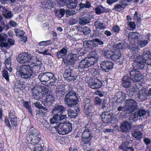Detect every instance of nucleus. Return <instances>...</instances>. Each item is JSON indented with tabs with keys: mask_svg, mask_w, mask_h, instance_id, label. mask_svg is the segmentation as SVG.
<instances>
[{
	"mask_svg": "<svg viewBox=\"0 0 151 151\" xmlns=\"http://www.w3.org/2000/svg\"><path fill=\"white\" fill-rule=\"evenodd\" d=\"M36 145H33L31 146L28 147L31 150H33V151H44V150L42 145H40L35 147Z\"/></svg>",
	"mask_w": 151,
	"mask_h": 151,
	"instance_id": "ea45409f",
	"label": "nucleus"
},
{
	"mask_svg": "<svg viewBox=\"0 0 151 151\" xmlns=\"http://www.w3.org/2000/svg\"><path fill=\"white\" fill-rule=\"evenodd\" d=\"M132 134V136L138 141H140L142 137V132L137 128L134 129Z\"/></svg>",
	"mask_w": 151,
	"mask_h": 151,
	"instance_id": "c85d7f7f",
	"label": "nucleus"
},
{
	"mask_svg": "<svg viewBox=\"0 0 151 151\" xmlns=\"http://www.w3.org/2000/svg\"><path fill=\"white\" fill-rule=\"evenodd\" d=\"M121 57V52L118 50H115L113 51L111 59L114 61H117Z\"/></svg>",
	"mask_w": 151,
	"mask_h": 151,
	"instance_id": "c9c22d12",
	"label": "nucleus"
},
{
	"mask_svg": "<svg viewBox=\"0 0 151 151\" xmlns=\"http://www.w3.org/2000/svg\"><path fill=\"white\" fill-rule=\"evenodd\" d=\"M117 99L116 102L122 104L126 98V94L122 92H118L116 94Z\"/></svg>",
	"mask_w": 151,
	"mask_h": 151,
	"instance_id": "c756f323",
	"label": "nucleus"
},
{
	"mask_svg": "<svg viewBox=\"0 0 151 151\" xmlns=\"http://www.w3.org/2000/svg\"><path fill=\"white\" fill-rule=\"evenodd\" d=\"M91 5L90 3L87 0H83L79 4L80 9L89 8L91 7Z\"/></svg>",
	"mask_w": 151,
	"mask_h": 151,
	"instance_id": "f704fd0d",
	"label": "nucleus"
},
{
	"mask_svg": "<svg viewBox=\"0 0 151 151\" xmlns=\"http://www.w3.org/2000/svg\"><path fill=\"white\" fill-rule=\"evenodd\" d=\"M89 22L87 17H84L79 19V23L81 25H85Z\"/></svg>",
	"mask_w": 151,
	"mask_h": 151,
	"instance_id": "8fccbe9b",
	"label": "nucleus"
},
{
	"mask_svg": "<svg viewBox=\"0 0 151 151\" xmlns=\"http://www.w3.org/2000/svg\"><path fill=\"white\" fill-rule=\"evenodd\" d=\"M52 42L51 40L45 41H42L38 43V45L40 46H46L52 44Z\"/></svg>",
	"mask_w": 151,
	"mask_h": 151,
	"instance_id": "a18cd8bd",
	"label": "nucleus"
},
{
	"mask_svg": "<svg viewBox=\"0 0 151 151\" xmlns=\"http://www.w3.org/2000/svg\"><path fill=\"white\" fill-rule=\"evenodd\" d=\"M4 122L5 125L7 127L10 129H12V127L11 126L9 120L7 116L5 117L4 120Z\"/></svg>",
	"mask_w": 151,
	"mask_h": 151,
	"instance_id": "052dcab7",
	"label": "nucleus"
},
{
	"mask_svg": "<svg viewBox=\"0 0 151 151\" xmlns=\"http://www.w3.org/2000/svg\"><path fill=\"white\" fill-rule=\"evenodd\" d=\"M1 73L2 76L8 81H9V76L8 71L5 69H4L2 71Z\"/></svg>",
	"mask_w": 151,
	"mask_h": 151,
	"instance_id": "09e8293b",
	"label": "nucleus"
},
{
	"mask_svg": "<svg viewBox=\"0 0 151 151\" xmlns=\"http://www.w3.org/2000/svg\"><path fill=\"white\" fill-rule=\"evenodd\" d=\"M129 49L132 54L134 56L138 52V47L135 44L131 43L129 45Z\"/></svg>",
	"mask_w": 151,
	"mask_h": 151,
	"instance_id": "e433bc0d",
	"label": "nucleus"
},
{
	"mask_svg": "<svg viewBox=\"0 0 151 151\" xmlns=\"http://www.w3.org/2000/svg\"><path fill=\"white\" fill-rule=\"evenodd\" d=\"M127 6V4H124L120 0L119 3L116 4L114 5L112 10L119 12H123L124 9L126 8Z\"/></svg>",
	"mask_w": 151,
	"mask_h": 151,
	"instance_id": "f3484780",
	"label": "nucleus"
},
{
	"mask_svg": "<svg viewBox=\"0 0 151 151\" xmlns=\"http://www.w3.org/2000/svg\"><path fill=\"white\" fill-rule=\"evenodd\" d=\"M69 60L70 61L71 65H72L75 63V61H77L78 59L79 56L77 55V54H70Z\"/></svg>",
	"mask_w": 151,
	"mask_h": 151,
	"instance_id": "a19ab883",
	"label": "nucleus"
},
{
	"mask_svg": "<svg viewBox=\"0 0 151 151\" xmlns=\"http://www.w3.org/2000/svg\"><path fill=\"white\" fill-rule=\"evenodd\" d=\"M15 31L16 35L19 37H22L24 34V31L18 29H15Z\"/></svg>",
	"mask_w": 151,
	"mask_h": 151,
	"instance_id": "5fc2aeb1",
	"label": "nucleus"
},
{
	"mask_svg": "<svg viewBox=\"0 0 151 151\" xmlns=\"http://www.w3.org/2000/svg\"><path fill=\"white\" fill-rule=\"evenodd\" d=\"M139 35L137 32H130L128 35V39L131 43L135 42L139 40Z\"/></svg>",
	"mask_w": 151,
	"mask_h": 151,
	"instance_id": "aec40b11",
	"label": "nucleus"
},
{
	"mask_svg": "<svg viewBox=\"0 0 151 151\" xmlns=\"http://www.w3.org/2000/svg\"><path fill=\"white\" fill-rule=\"evenodd\" d=\"M81 31L83 32V34L86 35L89 34L90 33L91 30L89 27L85 26L81 28Z\"/></svg>",
	"mask_w": 151,
	"mask_h": 151,
	"instance_id": "6e6d98bb",
	"label": "nucleus"
},
{
	"mask_svg": "<svg viewBox=\"0 0 151 151\" xmlns=\"http://www.w3.org/2000/svg\"><path fill=\"white\" fill-rule=\"evenodd\" d=\"M12 127H16L18 125V118L10 120Z\"/></svg>",
	"mask_w": 151,
	"mask_h": 151,
	"instance_id": "69168bd1",
	"label": "nucleus"
},
{
	"mask_svg": "<svg viewBox=\"0 0 151 151\" xmlns=\"http://www.w3.org/2000/svg\"><path fill=\"white\" fill-rule=\"evenodd\" d=\"M125 104L124 106H119L117 110L119 111H122L125 114L132 113L137 108V103L135 100L132 99H126L125 101Z\"/></svg>",
	"mask_w": 151,
	"mask_h": 151,
	"instance_id": "39448f33",
	"label": "nucleus"
},
{
	"mask_svg": "<svg viewBox=\"0 0 151 151\" xmlns=\"http://www.w3.org/2000/svg\"><path fill=\"white\" fill-rule=\"evenodd\" d=\"M95 13L97 15L101 14V13H108L109 12L108 9H106L105 7L101 5H99L95 8Z\"/></svg>",
	"mask_w": 151,
	"mask_h": 151,
	"instance_id": "a878e982",
	"label": "nucleus"
},
{
	"mask_svg": "<svg viewBox=\"0 0 151 151\" xmlns=\"http://www.w3.org/2000/svg\"><path fill=\"white\" fill-rule=\"evenodd\" d=\"M57 3L60 6H65L66 4V0H57Z\"/></svg>",
	"mask_w": 151,
	"mask_h": 151,
	"instance_id": "338daca9",
	"label": "nucleus"
},
{
	"mask_svg": "<svg viewBox=\"0 0 151 151\" xmlns=\"http://www.w3.org/2000/svg\"><path fill=\"white\" fill-rule=\"evenodd\" d=\"M62 61L66 65H71V62L69 60V59L68 60L66 56H65L62 58Z\"/></svg>",
	"mask_w": 151,
	"mask_h": 151,
	"instance_id": "774afa93",
	"label": "nucleus"
},
{
	"mask_svg": "<svg viewBox=\"0 0 151 151\" xmlns=\"http://www.w3.org/2000/svg\"><path fill=\"white\" fill-rule=\"evenodd\" d=\"M28 136H27L25 139V142L31 146L33 145L38 144L41 139L39 131L33 126L30 127L28 131Z\"/></svg>",
	"mask_w": 151,
	"mask_h": 151,
	"instance_id": "7ed1b4c3",
	"label": "nucleus"
},
{
	"mask_svg": "<svg viewBox=\"0 0 151 151\" xmlns=\"http://www.w3.org/2000/svg\"><path fill=\"white\" fill-rule=\"evenodd\" d=\"M7 35L4 33H1L0 34V42H6L8 39Z\"/></svg>",
	"mask_w": 151,
	"mask_h": 151,
	"instance_id": "603ef678",
	"label": "nucleus"
},
{
	"mask_svg": "<svg viewBox=\"0 0 151 151\" xmlns=\"http://www.w3.org/2000/svg\"><path fill=\"white\" fill-rule=\"evenodd\" d=\"M12 58L11 57H9L6 58L4 62V64L6 69L8 70L10 72H12Z\"/></svg>",
	"mask_w": 151,
	"mask_h": 151,
	"instance_id": "473e14b6",
	"label": "nucleus"
},
{
	"mask_svg": "<svg viewBox=\"0 0 151 151\" xmlns=\"http://www.w3.org/2000/svg\"><path fill=\"white\" fill-rule=\"evenodd\" d=\"M65 90L64 89L60 90L58 88V90H56V93L58 97H59V99L61 98V97H63L65 94Z\"/></svg>",
	"mask_w": 151,
	"mask_h": 151,
	"instance_id": "37998d69",
	"label": "nucleus"
},
{
	"mask_svg": "<svg viewBox=\"0 0 151 151\" xmlns=\"http://www.w3.org/2000/svg\"><path fill=\"white\" fill-rule=\"evenodd\" d=\"M98 60V58L87 57L82 60L78 65L80 68H86L95 64Z\"/></svg>",
	"mask_w": 151,
	"mask_h": 151,
	"instance_id": "9d476101",
	"label": "nucleus"
},
{
	"mask_svg": "<svg viewBox=\"0 0 151 151\" xmlns=\"http://www.w3.org/2000/svg\"><path fill=\"white\" fill-rule=\"evenodd\" d=\"M137 112L136 111L132 114L134 119H136L138 117H142L146 113V111L145 109H137Z\"/></svg>",
	"mask_w": 151,
	"mask_h": 151,
	"instance_id": "2f4dec72",
	"label": "nucleus"
},
{
	"mask_svg": "<svg viewBox=\"0 0 151 151\" xmlns=\"http://www.w3.org/2000/svg\"><path fill=\"white\" fill-rule=\"evenodd\" d=\"M111 30L114 33H118L120 31V28L118 25H115L113 27Z\"/></svg>",
	"mask_w": 151,
	"mask_h": 151,
	"instance_id": "0e129e2a",
	"label": "nucleus"
},
{
	"mask_svg": "<svg viewBox=\"0 0 151 151\" xmlns=\"http://www.w3.org/2000/svg\"><path fill=\"white\" fill-rule=\"evenodd\" d=\"M113 52V51L111 50H107L104 51V55L106 58H108L111 59Z\"/></svg>",
	"mask_w": 151,
	"mask_h": 151,
	"instance_id": "de8ad7c7",
	"label": "nucleus"
},
{
	"mask_svg": "<svg viewBox=\"0 0 151 151\" xmlns=\"http://www.w3.org/2000/svg\"><path fill=\"white\" fill-rule=\"evenodd\" d=\"M101 104V100L99 97H95L94 100V104L93 105L99 106Z\"/></svg>",
	"mask_w": 151,
	"mask_h": 151,
	"instance_id": "bf43d9fd",
	"label": "nucleus"
},
{
	"mask_svg": "<svg viewBox=\"0 0 151 151\" xmlns=\"http://www.w3.org/2000/svg\"><path fill=\"white\" fill-rule=\"evenodd\" d=\"M2 11L3 15L6 18H10L13 16L11 11L6 9L5 8L2 10Z\"/></svg>",
	"mask_w": 151,
	"mask_h": 151,
	"instance_id": "58836bf2",
	"label": "nucleus"
},
{
	"mask_svg": "<svg viewBox=\"0 0 151 151\" xmlns=\"http://www.w3.org/2000/svg\"><path fill=\"white\" fill-rule=\"evenodd\" d=\"M83 45L86 50L89 51L92 50L93 47H95V46H96V44H94L93 40L84 42Z\"/></svg>",
	"mask_w": 151,
	"mask_h": 151,
	"instance_id": "5701e85b",
	"label": "nucleus"
},
{
	"mask_svg": "<svg viewBox=\"0 0 151 151\" xmlns=\"http://www.w3.org/2000/svg\"><path fill=\"white\" fill-rule=\"evenodd\" d=\"M38 78L42 84L45 85L47 81L50 80H52L53 81L50 83H52V84L53 85L57 80L54 74L51 72L41 73L39 75Z\"/></svg>",
	"mask_w": 151,
	"mask_h": 151,
	"instance_id": "6e6552de",
	"label": "nucleus"
},
{
	"mask_svg": "<svg viewBox=\"0 0 151 151\" xmlns=\"http://www.w3.org/2000/svg\"><path fill=\"white\" fill-rule=\"evenodd\" d=\"M8 116L10 120L18 118L15 111L13 110L10 111L9 113Z\"/></svg>",
	"mask_w": 151,
	"mask_h": 151,
	"instance_id": "49530a36",
	"label": "nucleus"
},
{
	"mask_svg": "<svg viewBox=\"0 0 151 151\" xmlns=\"http://www.w3.org/2000/svg\"><path fill=\"white\" fill-rule=\"evenodd\" d=\"M65 12V9L62 8L55 9L54 10V12L55 16L60 18H61L64 17Z\"/></svg>",
	"mask_w": 151,
	"mask_h": 151,
	"instance_id": "72a5a7b5",
	"label": "nucleus"
},
{
	"mask_svg": "<svg viewBox=\"0 0 151 151\" xmlns=\"http://www.w3.org/2000/svg\"><path fill=\"white\" fill-rule=\"evenodd\" d=\"M91 51H89V52L88 54V57H95L96 58H98L99 57L97 56V55L96 52L94 51L90 50Z\"/></svg>",
	"mask_w": 151,
	"mask_h": 151,
	"instance_id": "e2e57ef3",
	"label": "nucleus"
},
{
	"mask_svg": "<svg viewBox=\"0 0 151 151\" xmlns=\"http://www.w3.org/2000/svg\"><path fill=\"white\" fill-rule=\"evenodd\" d=\"M78 95L73 90L71 89L66 94L64 99L65 104L68 107H71L78 104Z\"/></svg>",
	"mask_w": 151,
	"mask_h": 151,
	"instance_id": "423d86ee",
	"label": "nucleus"
},
{
	"mask_svg": "<svg viewBox=\"0 0 151 151\" xmlns=\"http://www.w3.org/2000/svg\"><path fill=\"white\" fill-rule=\"evenodd\" d=\"M129 27L130 29L128 28L129 30H133L136 27V24L134 22H129L127 24Z\"/></svg>",
	"mask_w": 151,
	"mask_h": 151,
	"instance_id": "680f3d73",
	"label": "nucleus"
},
{
	"mask_svg": "<svg viewBox=\"0 0 151 151\" xmlns=\"http://www.w3.org/2000/svg\"><path fill=\"white\" fill-rule=\"evenodd\" d=\"M130 143L129 141H126L122 143L119 146V149L123 150V151H134V149L132 147H128Z\"/></svg>",
	"mask_w": 151,
	"mask_h": 151,
	"instance_id": "412c9836",
	"label": "nucleus"
},
{
	"mask_svg": "<svg viewBox=\"0 0 151 151\" xmlns=\"http://www.w3.org/2000/svg\"><path fill=\"white\" fill-rule=\"evenodd\" d=\"M149 52H148L145 53V52H144L143 54L144 57H145V58H146L147 57V58H146L145 59V62H146L147 60H149L150 61V63H147V64L150 65H151V55L149 54Z\"/></svg>",
	"mask_w": 151,
	"mask_h": 151,
	"instance_id": "3c124183",
	"label": "nucleus"
},
{
	"mask_svg": "<svg viewBox=\"0 0 151 151\" xmlns=\"http://www.w3.org/2000/svg\"><path fill=\"white\" fill-rule=\"evenodd\" d=\"M94 26L96 29L101 30L104 29L106 28L105 25L104 23L98 21L94 22Z\"/></svg>",
	"mask_w": 151,
	"mask_h": 151,
	"instance_id": "4c0bfd02",
	"label": "nucleus"
},
{
	"mask_svg": "<svg viewBox=\"0 0 151 151\" xmlns=\"http://www.w3.org/2000/svg\"><path fill=\"white\" fill-rule=\"evenodd\" d=\"M54 100V97L52 95L47 94L45 98L42 100V104L45 106L49 107Z\"/></svg>",
	"mask_w": 151,
	"mask_h": 151,
	"instance_id": "dca6fc26",
	"label": "nucleus"
},
{
	"mask_svg": "<svg viewBox=\"0 0 151 151\" xmlns=\"http://www.w3.org/2000/svg\"><path fill=\"white\" fill-rule=\"evenodd\" d=\"M26 83L25 81L18 80L15 83L14 90L15 91L17 88L19 89L20 90H24L26 87Z\"/></svg>",
	"mask_w": 151,
	"mask_h": 151,
	"instance_id": "bb28decb",
	"label": "nucleus"
},
{
	"mask_svg": "<svg viewBox=\"0 0 151 151\" xmlns=\"http://www.w3.org/2000/svg\"><path fill=\"white\" fill-rule=\"evenodd\" d=\"M114 64L111 61L108 60H104L102 61L100 64V67L102 69L106 72H108L107 70H109L113 68Z\"/></svg>",
	"mask_w": 151,
	"mask_h": 151,
	"instance_id": "4468645a",
	"label": "nucleus"
},
{
	"mask_svg": "<svg viewBox=\"0 0 151 151\" xmlns=\"http://www.w3.org/2000/svg\"><path fill=\"white\" fill-rule=\"evenodd\" d=\"M80 111V109L79 107H77L74 110L69 109L68 111V116L70 118H74L78 115Z\"/></svg>",
	"mask_w": 151,
	"mask_h": 151,
	"instance_id": "b1692460",
	"label": "nucleus"
},
{
	"mask_svg": "<svg viewBox=\"0 0 151 151\" xmlns=\"http://www.w3.org/2000/svg\"><path fill=\"white\" fill-rule=\"evenodd\" d=\"M32 56L28 52H23L19 55L17 60L21 64L27 63L30 62Z\"/></svg>",
	"mask_w": 151,
	"mask_h": 151,
	"instance_id": "f8f14e48",
	"label": "nucleus"
},
{
	"mask_svg": "<svg viewBox=\"0 0 151 151\" xmlns=\"http://www.w3.org/2000/svg\"><path fill=\"white\" fill-rule=\"evenodd\" d=\"M16 70V76L24 80H31L35 73L33 67L29 64L22 65Z\"/></svg>",
	"mask_w": 151,
	"mask_h": 151,
	"instance_id": "f03ea898",
	"label": "nucleus"
},
{
	"mask_svg": "<svg viewBox=\"0 0 151 151\" xmlns=\"http://www.w3.org/2000/svg\"><path fill=\"white\" fill-rule=\"evenodd\" d=\"M84 113L86 115L89 116L95 111L94 105L91 102V100L86 99L84 101Z\"/></svg>",
	"mask_w": 151,
	"mask_h": 151,
	"instance_id": "9b49d317",
	"label": "nucleus"
},
{
	"mask_svg": "<svg viewBox=\"0 0 151 151\" xmlns=\"http://www.w3.org/2000/svg\"><path fill=\"white\" fill-rule=\"evenodd\" d=\"M66 109V108L62 105H55L52 109V114L59 116L63 114Z\"/></svg>",
	"mask_w": 151,
	"mask_h": 151,
	"instance_id": "2eb2a0df",
	"label": "nucleus"
},
{
	"mask_svg": "<svg viewBox=\"0 0 151 151\" xmlns=\"http://www.w3.org/2000/svg\"><path fill=\"white\" fill-rule=\"evenodd\" d=\"M78 0H66V5L70 9H74L77 6Z\"/></svg>",
	"mask_w": 151,
	"mask_h": 151,
	"instance_id": "cd10ccee",
	"label": "nucleus"
},
{
	"mask_svg": "<svg viewBox=\"0 0 151 151\" xmlns=\"http://www.w3.org/2000/svg\"><path fill=\"white\" fill-rule=\"evenodd\" d=\"M93 41L94 44H96V46H95V47H98L99 45H103L104 43L103 41L98 38L93 39Z\"/></svg>",
	"mask_w": 151,
	"mask_h": 151,
	"instance_id": "13d9d810",
	"label": "nucleus"
},
{
	"mask_svg": "<svg viewBox=\"0 0 151 151\" xmlns=\"http://www.w3.org/2000/svg\"><path fill=\"white\" fill-rule=\"evenodd\" d=\"M38 52L39 53L44 55H50L53 57L51 54V50L49 49H45L43 51H39Z\"/></svg>",
	"mask_w": 151,
	"mask_h": 151,
	"instance_id": "4d7b16f0",
	"label": "nucleus"
},
{
	"mask_svg": "<svg viewBox=\"0 0 151 151\" xmlns=\"http://www.w3.org/2000/svg\"><path fill=\"white\" fill-rule=\"evenodd\" d=\"M132 127L131 124L126 121L121 124L120 128L122 132L127 133L131 129Z\"/></svg>",
	"mask_w": 151,
	"mask_h": 151,
	"instance_id": "a211bd4d",
	"label": "nucleus"
},
{
	"mask_svg": "<svg viewBox=\"0 0 151 151\" xmlns=\"http://www.w3.org/2000/svg\"><path fill=\"white\" fill-rule=\"evenodd\" d=\"M122 84L123 87L125 88H128L131 86V82L128 76H123L122 78Z\"/></svg>",
	"mask_w": 151,
	"mask_h": 151,
	"instance_id": "7c9ffc66",
	"label": "nucleus"
},
{
	"mask_svg": "<svg viewBox=\"0 0 151 151\" xmlns=\"http://www.w3.org/2000/svg\"><path fill=\"white\" fill-rule=\"evenodd\" d=\"M65 70L63 74L64 78L69 82L74 81L78 76L77 73L70 67H65Z\"/></svg>",
	"mask_w": 151,
	"mask_h": 151,
	"instance_id": "1a4fd4ad",
	"label": "nucleus"
},
{
	"mask_svg": "<svg viewBox=\"0 0 151 151\" xmlns=\"http://www.w3.org/2000/svg\"><path fill=\"white\" fill-rule=\"evenodd\" d=\"M43 94H44V92L42 93V92L39 91L37 90H36L35 88L33 89L32 97L35 99L39 100L42 98L44 96Z\"/></svg>",
	"mask_w": 151,
	"mask_h": 151,
	"instance_id": "393cba45",
	"label": "nucleus"
},
{
	"mask_svg": "<svg viewBox=\"0 0 151 151\" xmlns=\"http://www.w3.org/2000/svg\"><path fill=\"white\" fill-rule=\"evenodd\" d=\"M53 115L52 118L50 119V123L52 124L57 123L58 122V116L55 114H52Z\"/></svg>",
	"mask_w": 151,
	"mask_h": 151,
	"instance_id": "864d4df0",
	"label": "nucleus"
},
{
	"mask_svg": "<svg viewBox=\"0 0 151 151\" xmlns=\"http://www.w3.org/2000/svg\"><path fill=\"white\" fill-rule=\"evenodd\" d=\"M68 48L65 47L58 52H55V55L58 59L63 58L66 56L68 52Z\"/></svg>",
	"mask_w": 151,
	"mask_h": 151,
	"instance_id": "6ab92c4d",
	"label": "nucleus"
},
{
	"mask_svg": "<svg viewBox=\"0 0 151 151\" xmlns=\"http://www.w3.org/2000/svg\"><path fill=\"white\" fill-rule=\"evenodd\" d=\"M82 129L83 131L81 136V145L83 149L86 150V151H91L88 149L93 137L92 133L86 125L83 127Z\"/></svg>",
	"mask_w": 151,
	"mask_h": 151,
	"instance_id": "20e7f679",
	"label": "nucleus"
},
{
	"mask_svg": "<svg viewBox=\"0 0 151 151\" xmlns=\"http://www.w3.org/2000/svg\"><path fill=\"white\" fill-rule=\"evenodd\" d=\"M145 61L142 60L141 56H137L132 63V67L129 69V74L131 78L135 82H139L143 79V76L140 70L144 67Z\"/></svg>",
	"mask_w": 151,
	"mask_h": 151,
	"instance_id": "f257e3e1",
	"label": "nucleus"
},
{
	"mask_svg": "<svg viewBox=\"0 0 151 151\" xmlns=\"http://www.w3.org/2000/svg\"><path fill=\"white\" fill-rule=\"evenodd\" d=\"M137 42L138 46L141 48L145 47L148 43V41L146 40H138Z\"/></svg>",
	"mask_w": 151,
	"mask_h": 151,
	"instance_id": "c03bdc74",
	"label": "nucleus"
},
{
	"mask_svg": "<svg viewBox=\"0 0 151 151\" xmlns=\"http://www.w3.org/2000/svg\"><path fill=\"white\" fill-rule=\"evenodd\" d=\"M72 124L69 122L60 123L55 128L57 132L60 134L65 135L70 132L72 129Z\"/></svg>",
	"mask_w": 151,
	"mask_h": 151,
	"instance_id": "0eeeda50",
	"label": "nucleus"
},
{
	"mask_svg": "<svg viewBox=\"0 0 151 151\" xmlns=\"http://www.w3.org/2000/svg\"><path fill=\"white\" fill-rule=\"evenodd\" d=\"M24 101L22 103V104L29 112V113L32 114V110L31 106L29 104L28 101H25L23 100Z\"/></svg>",
	"mask_w": 151,
	"mask_h": 151,
	"instance_id": "79ce46f5",
	"label": "nucleus"
},
{
	"mask_svg": "<svg viewBox=\"0 0 151 151\" xmlns=\"http://www.w3.org/2000/svg\"><path fill=\"white\" fill-rule=\"evenodd\" d=\"M112 116L110 113L106 112L104 114H103L102 116V120L103 123H111L112 121Z\"/></svg>",
	"mask_w": 151,
	"mask_h": 151,
	"instance_id": "4be33fe9",
	"label": "nucleus"
},
{
	"mask_svg": "<svg viewBox=\"0 0 151 151\" xmlns=\"http://www.w3.org/2000/svg\"><path fill=\"white\" fill-rule=\"evenodd\" d=\"M102 85V81L98 77L92 78L88 83L89 87L93 89L99 88L101 87Z\"/></svg>",
	"mask_w": 151,
	"mask_h": 151,
	"instance_id": "ddd939ff",
	"label": "nucleus"
}]
</instances>
